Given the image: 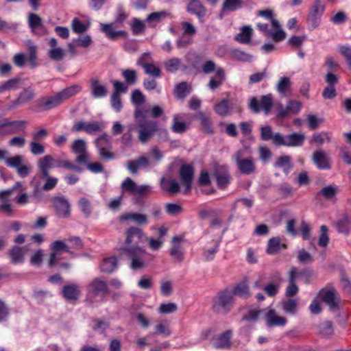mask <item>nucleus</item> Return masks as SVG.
<instances>
[{"label": "nucleus", "mask_w": 351, "mask_h": 351, "mask_svg": "<svg viewBox=\"0 0 351 351\" xmlns=\"http://www.w3.org/2000/svg\"><path fill=\"white\" fill-rule=\"evenodd\" d=\"M125 240L121 247H139L138 243L142 240L144 234L142 229L137 227H130L125 232Z\"/></svg>", "instance_id": "nucleus-13"}, {"label": "nucleus", "mask_w": 351, "mask_h": 351, "mask_svg": "<svg viewBox=\"0 0 351 351\" xmlns=\"http://www.w3.org/2000/svg\"><path fill=\"white\" fill-rule=\"evenodd\" d=\"M95 145L97 149L110 147V139L106 133H103L95 140Z\"/></svg>", "instance_id": "nucleus-56"}, {"label": "nucleus", "mask_w": 351, "mask_h": 351, "mask_svg": "<svg viewBox=\"0 0 351 351\" xmlns=\"http://www.w3.org/2000/svg\"><path fill=\"white\" fill-rule=\"evenodd\" d=\"M187 11L200 20L206 15V9L199 0H191L187 5Z\"/></svg>", "instance_id": "nucleus-34"}, {"label": "nucleus", "mask_w": 351, "mask_h": 351, "mask_svg": "<svg viewBox=\"0 0 351 351\" xmlns=\"http://www.w3.org/2000/svg\"><path fill=\"white\" fill-rule=\"evenodd\" d=\"M29 56L27 60L30 68L34 69L38 66L37 64V47L35 45H30L28 48Z\"/></svg>", "instance_id": "nucleus-60"}, {"label": "nucleus", "mask_w": 351, "mask_h": 351, "mask_svg": "<svg viewBox=\"0 0 351 351\" xmlns=\"http://www.w3.org/2000/svg\"><path fill=\"white\" fill-rule=\"evenodd\" d=\"M35 97V91L33 88H27L24 89L19 95L17 99L13 101L10 105V108H14L19 105L23 104L32 100Z\"/></svg>", "instance_id": "nucleus-31"}, {"label": "nucleus", "mask_w": 351, "mask_h": 351, "mask_svg": "<svg viewBox=\"0 0 351 351\" xmlns=\"http://www.w3.org/2000/svg\"><path fill=\"white\" fill-rule=\"evenodd\" d=\"M22 187L21 182H16L12 187L1 191L0 197L11 195H14L15 197H27L26 194L23 193Z\"/></svg>", "instance_id": "nucleus-37"}, {"label": "nucleus", "mask_w": 351, "mask_h": 351, "mask_svg": "<svg viewBox=\"0 0 351 351\" xmlns=\"http://www.w3.org/2000/svg\"><path fill=\"white\" fill-rule=\"evenodd\" d=\"M212 175L215 177L217 186L220 189H225L230 184L231 176L225 167H215L212 172Z\"/></svg>", "instance_id": "nucleus-14"}, {"label": "nucleus", "mask_w": 351, "mask_h": 351, "mask_svg": "<svg viewBox=\"0 0 351 351\" xmlns=\"http://www.w3.org/2000/svg\"><path fill=\"white\" fill-rule=\"evenodd\" d=\"M338 51L345 58L350 69H351V46L339 45Z\"/></svg>", "instance_id": "nucleus-64"}, {"label": "nucleus", "mask_w": 351, "mask_h": 351, "mask_svg": "<svg viewBox=\"0 0 351 351\" xmlns=\"http://www.w3.org/2000/svg\"><path fill=\"white\" fill-rule=\"evenodd\" d=\"M302 108V103L295 100H289L286 108L282 105L278 108V117L284 119L289 114H298Z\"/></svg>", "instance_id": "nucleus-18"}, {"label": "nucleus", "mask_w": 351, "mask_h": 351, "mask_svg": "<svg viewBox=\"0 0 351 351\" xmlns=\"http://www.w3.org/2000/svg\"><path fill=\"white\" fill-rule=\"evenodd\" d=\"M298 300L295 298H289L282 302V306L287 313L293 315L297 311Z\"/></svg>", "instance_id": "nucleus-50"}, {"label": "nucleus", "mask_w": 351, "mask_h": 351, "mask_svg": "<svg viewBox=\"0 0 351 351\" xmlns=\"http://www.w3.org/2000/svg\"><path fill=\"white\" fill-rule=\"evenodd\" d=\"M225 72L221 67H218L216 70L215 75L213 76L208 84V86L211 90H215L218 88L223 83L225 80Z\"/></svg>", "instance_id": "nucleus-36"}, {"label": "nucleus", "mask_w": 351, "mask_h": 351, "mask_svg": "<svg viewBox=\"0 0 351 351\" xmlns=\"http://www.w3.org/2000/svg\"><path fill=\"white\" fill-rule=\"evenodd\" d=\"M281 247L285 249L287 245L281 243L280 238L273 237L268 241L267 252L269 254H275L279 252Z\"/></svg>", "instance_id": "nucleus-41"}, {"label": "nucleus", "mask_w": 351, "mask_h": 351, "mask_svg": "<svg viewBox=\"0 0 351 351\" xmlns=\"http://www.w3.org/2000/svg\"><path fill=\"white\" fill-rule=\"evenodd\" d=\"M261 138L263 141H267L272 140V142L276 146L278 145V143L276 141L277 135H280V133H273L271 128L269 125L261 126L260 128Z\"/></svg>", "instance_id": "nucleus-39"}, {"label": "nucleus", "mask_w": 351, "mask_h": 351, "mask_svg": "<svg viewBox=\"0 0 351 351\" xmlns=\"http://www.w3.org/2000/svg\"><path fill=\"white\" fill-rule=\"evenodd\" d=\"M105 128V124L100 121H80L76 122L72 127V132H85L90 135H94L97 132H100Z\"/></svg>", "instance_id": "nucleus-7"}, {"label": "nucleus", "mask_w": 351, "mask_h": 351, "mask_svg": "<svg viewBox=\"0 0 351 351\" xmlns=\"http://www.w3.org/2000/svg\"><path fill=\"white\" fill-rule=\"evenodd\" d=\"M47 40L50 47L47 52L49 58L53 61L58 62L62 60L65 56V51L63 49L58 47L57 39L55 38H49Z\"/></svg>", "instance_id": "nucleus-20"}, {"label": "nucleus", "mask_w": 351, "mask_h": 351, "mask_svg": "<svg viewBox=\"0 0 351 351\" xmlns=\"http://www.w3.org/2000/svg\"><path fill=\"white\" fill-rule=\"evenodd\" d=\"M56 160L50 155H45L37 161L40 177H47L49 170L56 167Z\"/></svg>", "instance_id": "nucleus-16"}, {"label": "nucleus", "mask_w": 351, "mask_h": 351, "mask_svg": "<svg viewBox=\"0 0 351 351\" xmlns=\"http://www.w3.org/2000/svg\"><path fill=\"white\" fill-rule=\"evenodd\" d=\"M313 160L318 169H328L330 168L329 158L325 152L317 150L313 153Z\"/></svg>", "instance_id": "nucleus-27"}, {"label": "nucleus", "mask_w": 351, "mask_h": 351, "mask_svg": "<svg viewBox=\"0 0 351 351\" xmlns=\"http://www.w3.org/2000/svg\"><path fill=\"white\" fill-rule=\"evenodd\" d=\"M28 23L32 32L35 34H38V29L44 28L42 19L36 14L31 13L29 14Z\"/></svg>", "instance_id": "nucleus-43"}, {"label": "nucleus", "mask_w": 351, "mask_h": 351, "mask_svg": "<svg viewBox=\"0 0 351 351\" xmlns=\"http://www.w3.org/2000/svg\"><path fill=\"white\" fill-rule=\"evenodd\" d=\"M273 106V99L271 95H263L258 101L256 97H252L250 99L249 106L252 112L258 113L261 110L264 111L265 114H268Z\"/></svg>", "instance_id": "nucleus-8"}, {"label": "nucleus", "mask_w": 351, "mask_h": 351, "mask_svg": "<svg viewBox=\"0 0 351 351\" xmlns=\"http://www.w3.org/2000/svg\"><path fill=\"white\" fill-rule=\"evenodd\" d=\"M182 241V237L174 236L172 238V247L169 250L171 256L178 263H182L184 259V249L180 244Z\"/></svg>", "instance_id": "nucleus-19"}, {"label": "nucleus", "mask_w": 351, "mask_h": 351, "mask_svg": "<svg viewBox=\"0 0 351 351\" xmlns=\"http://www.w3.org/2000/svg\"><path fill=\"white\" fill-rule=\"evenodd\" d=\"M181 65V60L178 58H172L165 62V68L169 73L177 71Z\"/></svg>", "instance_id": "nucleus-53"}, {"label": "nucleus", "mask_w": 351, "mask_h": 351, "mask_svg": "<svg viewBox=\"0 0 351 351\" xmlns=\"http://www.w3.org/2000/svg\"><path fill=\"white\" fill-rule=\"evenodd\" d=\"M72 152L77 155L75 162L79 165L86 164L90 160V157L87 152L86 142L83 139L75 140L71 147Z\"/></svg>", "instance_id": "nucleus-10"}, {"label": "nucleus", "mask_w": 351, "mask_h": 351, "mask_svg": "<svg viewBox=\"0 0 351 351\" xmlns=\"http://www.w3.org/2000/svg\"><path fill=\"white\" fill-rule=\"evenodd\" d=\"M211 180L209 176V174L206 171H202L200 173V176L198 178V184L199 185L202 187V191L203 192V194L206 195H212L215 190L213 189H204L206 187L209 186L210 184Z\"/></svg>", "instance_id": "nucleus-38"}, {"label": "nucleus", "mask_w": 351, "mask_h": 351, "mask_svg": "<svg viewBox=\"0 0 351 351\" xmlns=\"http://www.w3.org/2000/svg\"><path fill=\"white\" fill-rule=\"evenodd\" d=\"M61 104L56 93L51 96L42 97L38 101V106L41 110H49Z\"/></svg>", "instance_id": "nucleus-24"}, {"label": "nucleus", "mask_w": 351, "mask_h": 351, "mask_svg": "<svg viewBox=\"0 0 351 351\" xmlns=\"http://www.w3.org/2000/svg\"><path fill=\"white\" fill-rule=\"evenodd\" d=\"M232 109V106L229 104L227 99H223L217 103L215 106L214 110L215 112L219 116H227L230 114Z\"/></svg>", "instance_id": "nucleus-45"}, {"label": "nucleus", "mask_w": 351, "mask_h": 351, "mask_svg": "<svg viewBox=\"0 0 351 351\" xmlns=\"http://www.w3.org/2000/svg\"><path fill=\"white\" fill-rule=\"evenodd\" d=\"M317 296L329 307L330 311L337 313L341 309V299L337 290L333 287L322 289Z\"/></svg>", "instance_id": "nucleus-5"}, {"label": "nucleus", "mask_w": 351, "mask_h": 351, "mask_svg": "<svg viewBox=\"0 0 351 351\" xmlns=\"http://www.w3.org/2000/svg\"><path fill=\"white\" fill-rule=\"evenodd\" d=\"M89 25H85L77 18H74L71 21V28L73 32L80 34L87 31Z\"/></svg>", "instance_id": "nucleus-52"}, {"label": "nucleus", "mask_w": 351, "mask_h": 351, "mask_svg": "<svg viewBox=\"0 0 351 351\" xmlns=\"http://www.w3.org/2000/svg\"><path fill=\"white\" fill-rule=\"evenodd\" d=\"M253 30L250 26H244L241 32L235 36V40L242 44H247L250 42Z\"/></svg>", "instance_id": "nucleus-40"}, {"label": "nucleus", "mask_w": 351, "mask_h": 351, "mask_svg": "<svg viewBox=\"0 0 351 351\" xmlns=\"http://www.w3.org/2000/svg\"><path fill=\"white\" fill-rule=\"evenodd\" d=\"M101 31L110 40H115L119 37L125 38L127 33L125 31H116L113 28L112 23H101Z\"/></svg>", "instance_id": "nucleus-26"}, {"label": "nucleus", "mask_w": 351, "mask_h": 351, "mask_svg": "<svg viewBox=\"0 0 351 351\" xmlns=\"http://www.w3.org/2000/svg\"><path fill=\"white\" fill-rule=\"evenodd\" d=\"M167 13L165 11L152 12L147 17L146 22L150 24L154 23L152 25V26H154L155 24L160 22L162 19L167 16Z\"/></svg>", "instance_id": "nucleus-62"}, {"label": "nucleus", "mask_w": 351, "mask_h": 351, "mask_svg": "<svg viewBox=\"0 0 351 351\" xmlns=\"http://www.w3.org/2000/svg\"><path fill=\"white\" fill-rule=\"evenodd\" d=\"M20 80V78L14 77L4 82L0 86V93L16 88Z\"/></svg>", "instance_id": "nucleus-61"}, {"label": "nucleus", "mask_w": 351, "mask_h": 351, "mask_svg": "<svg viewBox=\"0 0 351 351\" xmlns=\"http://www.w3.org/2000/svg\"><path fill=\"white\" fill-rule=\"evenodd\" d=\"M243 5V0H224L221 9L224 12H234L241 9Z\"/></svg>", "instance_id": "nucleus-48"}, {"label": "nucleus", "mask_w": 351, "mask_h": 351, "mask_svg": "<svg viewBox=\"0 0 351 351\" xmlns=\"http://www.w3.org/2000/svg\"><path fill=\"white\" fill-rule=\"evenodd\" d=\"M274 166L276 167L282 168L284 173L288 174L293 169L291 158L289 156H280L276 161Z\"/></svg>", "instance_id": "nucleus-42"}, {"label": "nucleus", "mask_w": 351, "mask_h": 351, "mask_svg": "<svg viewBox=\"0 0 351 351\" xmlns=\"http://www.w3.org/2000/svg\"><path fill=\"white\" fill-rule=\"evenodd\" d=\"M120 221H132L138 225H144L147 223V216L137 213H128L121 215L119 217Z\"/></svg>", "instance_id": "nucleus-32"}, {"label": "nucleus", "mask_w": 351, "mask_h": 351, "mask_svg": "<svg viewBox=\"0 0 351 351\" xmlns=\"http://www.w3.org/2000/svg\"><path fill=\"white\" fill-rule=\"evenodd\" d=\"M267 325L269 327L282 326L287 323V319L276 314L275 310L271 309L266 315Z\"/></svg>", "instance_id": "nucleus-33"}, {"label": "nucleus", "mask_w": 351, "mask_h": 351, "mask_svg": "<svg viewBox=\"0 0 351 351\" xmlns=\"http://www.w3.org/2000/svg\"><path fill=\"white\" fill-rule=\"evenodd\" d=\"M233 295L247 298L250 295V288L245 282L237 285L231 291Z\"/></svg>", "instance_id": "nucleus-46"}, {"label": "nucleus", "mask_w": 351, "mask_h": 351, "mask_svg": "<svg viewBox=\"0 0 351 351\" xmlns=\"http://www.w3.org/2000/svg\"><path fill=\"white\" fill-rule=\"evenodd\" d=\"M319 333L326 337H330L334 332L332 323L331 321H326L319 326Z\"/></svg>", "instance_id": "nucleus-54"}, {"label": "nucleus", "mask_w": 351, "mask_h": 351, "mask_svg": "<svg viewBox=\"0 0 351 351\" xmlns=\"http://www.w3.org/2000/svg\"><path fill=\"white\" fill-rule=\"evenodd\" d=\"M60 256H58L56 252H51L49 256L48 262V267L51 269L58 267V269L68 271L71 268V264L68 262H60Z\"/></svg>", "instance_id": "nucleus-35"}, {"label": "nucleus", "mask_w": 351, "mask_h": 351, "mask_svg": "<svg viewBox=\"0 0 351 351\" xmlns=\"http://www.w3.org/2000/svg\"><path fill=\"white\" fill-rule=\"evenodd\" d=\"M276 137V140L278 143V146L298 147L302 145L305 140L304 134L296 132L286 136L277 135Z\"/></svg>", "instance_id": "nucleus-9"}, {"label": "nucleus", "mask_w": 351, "mask_h": 351, "mask_svg": "<svg viewBox=\"0 0 351 351\" xmlns=\"http://www.w3.org/2000/svg\"><path fill=\"white\" fill-rule=\"evenodd\" d=\"M82 87L78 84H73L69 87H66L60 92L56 93L61 104L64 101L70 99L75 96L80 92H81Z\"/></svg>", "instance_id": "nucleus-28"}, {"label": "nucleus", "mask_w": 351, "mask_h": 351, "mask_svg": "<svg viewBox=\"0 0 351 351\" xmlns=\"http://www.w3.org/2000/svg\"><path fill=\"white\" fill-rule=\"evenodd\" d=\"M325 140L327 142L331 141V136L328 132H321L319 133H314L311 140L310 141V143H316L322 145Z\"/></svg>", "instance_id": "nucleus-55"}, {"label": "nucleus", "mask_w": 351, "mask_h": 351, "mask_svg": "<svg viewBox=\"0 0 351 351\" xmlns=\"http://www.w3.org/2000/svg\"><path fill=\"white\" fill-rule=\"evenodd\" d=\"M134 118L139 128V140L143 143H147L158 131V123L156 121L147 120L145 112L139 108L135 109Z\"/></svg>", "instance_id": "nucleus-1"}, {"label": "nucleus", "mask_w": 351, "mask_h": 351, "mask_svg": "<svg viewBox=\"0 0 351 351\" xmlns=\"http://www.w3.org/2000/svg\"><path fill=\"white\" fill-rule=\"evenodd\" d=\"M234 304V298L231 291L225 289L218 293L213 304V311L220 315H226Z\"/></svg>", "instance_id": "nucleus-4"}, {"label": "nucleus", "mask_w": 351, "mask_h": 351, "mask_svg": "<svg viewBox=\"0 0 351 351\" xmlns=\"http://www.w3.org/2000/svg\"><path fill=\"white\" fill-rule=\"evenodd\" d=\"M160 186L162 190L173 195L179 191L180 184L178 182L170 177H162L160 180Z\"/></svg>", "instance_id": "nucleus-30"}, {"label": "nucleus", "mask_w": 351, "mask_h": 351, "mask_svg": "<svg viewBox=\"0 0 351 351\" xmlns=\"http://www.w3.org/2000/svg\"><path fill=\"white\" fill-rule=\"evenodd\" d=\"M121 190L130 195L147 196L151 195L152 187L149 184L138 185L130 178H126L121 184Z\"/></svg>", "instance_id": "nucleus-6"}, {"label": "nucleus", "mask_w": 351, "mask_h": 351, "mask_svg": "<svg viewBox=\"0 0 351 351\" xmlns=\"http://www.w3.org/2000/svg\"><path fill=\"white\" fill-rule=\"evenodd\" d=\"M231 55L234 60L241 62H252L253 56L240 49H234L231 52Z\"/></svg>", "instance_id": "nucleus-51"}, {"label": "nucleus", "mask_w": 351, "mask_h": 351, "mask_svg": "<svg viewBox=\"0 0 351 351\" xmlns=\"http://www.w3.org/2000/svg\"><path fill=\"white\" fill-rule=\"evenodd\" d=\"M277 90L283 95H285L290 89L291 81L287 77H283L280 79L277 84Z\"/></svg>", "instance_id": "nucleus-57"}, {"label": "nucleus", "mask_w": 351, "mask_h": 351, "mask_svg": "<svg viewBox=\"0 0 351 351\" xmlns=\"http://www.w3.org/2000/svg\"><path fill=\"white\" fill-rule=\"evenodd\" d=\"M117 258L114 256L106 258L104 259L100 268L101 271L104 273H112L114 271L117 266Z\"/></svg>", "instance_id": "nucleus-44"}, {"label": "nucleus", "mask_w": 351, "mask_h": 351, "mask_svg": "<svg viewBox=\"0 0 351 351\" xmlns=\"http://www.w3.org/2000/svg\"><path fill=\"white\" fill-rule=\"evenodd\" d=\"M324 10V4L321 0H317L313 5L307 19L308 23L312 28L314 29L319 26Z\"/></svg>", "instance_id": "nucleus-11"}, {"label": "nucleus", "mask_w": 351, "mask_h": 351, "mask_svg": "<svg viewBox=\"0 0 351 351\" xmlns=\"http://www.w3.org/2000/svg\"><path fill=\"white\" fill-rule=\"evenodd\" d=\"M53 206L58 216L66 218L69 215V204L66 199H53Z\"/></svg>", "instance_id": "nucleus-29"}, {"label": "nucleus", "mask_w": 351, "mask_h": 351, "mask_svg": "<svg viewBox=\"0 0 351 351\" xmlns=\"http://www.w3.org/2000/svg\"><path fill=\"white\" fill-rule=\"evenodd\" d=\"M197 119L200 121L201 126L204 132L208 134L213 132L212 123L210 118L202 112H198L196 114Z\"/></svg>", "instance_id": "nucleus-47"}, {"label": "nucleus", "mask_w": 351, "mask_h": 351, "mask_svg": "<svg viewBox=\"0 0 351 351\" xmlns=\"http://www.w3.org/2000/svg\"><path fill=\"white\" fill-rule=\"evenodd\" d=\"M120 251L130 259V266L134 270L145 268L147 263L145 261L146 251L141 247H121Z\"/></svg>", "instance_id": "nucleus-3"}, {"label": "nucleus", "mask_w": 351, "mask_h": 351, "mask_svg": "<svg viewBox=\"0 0 351 351\" xmlns=\"http://www.w3.org/2000/svg\"><path fill=\"white\" fill-rule=\"evenodd\" d=\"M26 250L27 246L20 247L19 245H13L8 252L11 263L14 265L23 263L25 259Z\"/></svg>", "instance_id": "nucleus-23"}, {"label": "nucleus", "mask_w": 351, "mask_h": 351, "mask_svg": "<svg viewBox=\"0 0 351 351\" xmlns=\"http://www.w3.org/2000/svg\"><path fill=\"white\" fill-rule=\"evenodd\" d=\"M329 242L328 228L322 225L320 227V234L318 240V245L321 247H326Z\"/></svg>", "instance_id": "nucleus-59"}, {"label": "nucleus", "mask_w": 351, "mask_h": 351, "mask_svg": "<svg viewBox=\"0 0 351 351\" xmlns=\"http://www.w3.org/2000/svg\"><path fill=\"white\" fill-rule=\"evenodd\" d=\"M89 291L95 295L104 296L109 291L107 282L101 278L93 279L88 285Z\"/></svg>", "instance_id": "nucleus-21"}, {"label": "nucleus", "mask_w": 351, "mask_h": 351, "mask_svg": "<svg viewBox=\"0 0 351 351\" xmlns=\"http://www.w3.org/2000/svg\"><path fill=\"white\" fill-rule=\"evenodd\" d=\"M194 177V169L190 165H183L180 169V178L182 185L184 187V195H187L188 192L191 190L192 181Z\"/></svg>", "instance_id": "nucleus-12"}, {"label": "nucleus", "mask_w": 351, "mask_h": 351, "mask_svg": "<svg viewBox=\"0 0 351 351\" xmlns=\"http://www.w3.org/2000/svg\"><path fill=\"white\" fill-rule=\"evenodd\" d=\"M247 149V147L239 149L232 157L238 170L244 175H250L254 173L256 171L254 159L252 156L246 155Z\"/></svg>", "instance_id": "nucleus-2"}, {"label": "nucleus", "mask_w": 351, "mask_h": 351, "mask_svg": "<svg viewBox=\"0 0 351 351\" xmlns=\"http://www.w3.org/2000/svg\"><path fill=\"white\" fill-rule=\"evenodd\" d=\"M294 271H293L290 275H289L288 278V286L285 290V295L287 298H291L295 295L298 291L299 288L295 283V280H294Z\"/></svg>", "instance_id": "nucleus-49"}, {"label": "nucleus", "mask_w": 351, "mask_h": 351, "mask_svg": "<svg viewBox=\"0 0 351 351\" xmlns=\"http://www.w3.org/2000/svg\"><path fill=\"white\" fill-rule=\"evenodd\" d=\"M149 166V160L145 156H139L135 160H128L127 162V169L132 174H136L139 168L148 167Z\"/></svg>", "instance_id": "nucleus-25"}, {"label": "nucleus", "mask_w": 351, "mask_h": 351, "mask_svg": "<svg viewBox=\"0 0 351 351\" xmlns=\"http://www.w3.org/2000/svg\"><path fill=\"white\" fill-rule=\"evenodd\" d=\"M24 161V157L21 155H16L13 157H8L6 159L5 165L12 168L17 169Z\"/></svg>", "instance_id": "nucleus-63"}, {"label": "nucleus", "mask_w": 351, "mask_h": 351, "mask_svg": "<svg viewBox=\"0 0 351 351\" xmlns=\"http://www.w3.org/2000/svg\"><path fill=\"white\" fill-rule=\"evenodd\" d=\"M61 293L66 301L73 303L78 300L81 290L77 285L70 283L62 287Z\"/></svg>", "instance_id": "nucleus-17"}, {"label": "nucleus", "mask_w": 351, "mask_h": 351, "mask_svg": "<svg viewBox=\"0 0 351 351\" xmlns=\"http://www.w3.org/2000/svg\"><path fill=\"white\" fill-rule=\"evenodd\" d=\"M122 75L128 85H133L137 81V73L134 69L123 70Z\"/></svg>", "instance_id": "nucleus-58"}, {"label": "nucleus", "mask_w": 351, "mask_h": 351, "mask_svg": "<svg viewBox=\"0 0 351 351\" xmlns=\"http://www.w3.org/2000/svg\"><path fill=\"white\" fill-rule=\"evenodd\" d=\"M232 337V331L227 330L221 334L214 336L211 339V343L217 349H228L231 346L230 339Z\"/></svg>", "instance_id": "nucleus-15"}, {"label": "nucleus", "mask_w": 351, "mask_h": 351, "mask_svg": "<svg viewBox=\"0 0 351 351\" xmlns=\"http://www.w3.org/2000/svg\"><path fill=\"white\" fill-rule=\"evenodd\" d=\"M90 93L94 98H104L108 95V89L98 79H92L90 82Z\"/></svg>", "instance_id": "nucleus-22"}]
</instances>
